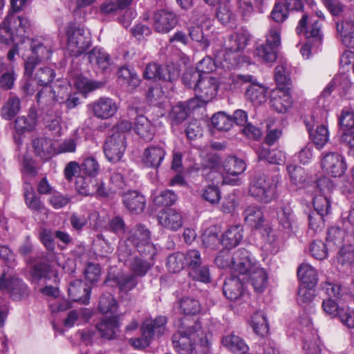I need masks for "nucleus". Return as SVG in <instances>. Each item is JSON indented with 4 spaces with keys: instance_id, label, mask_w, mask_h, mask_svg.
Here are the masks:
<instances>
[{
    "instance_id": "nucleus-55",
    "label": "nucleus",
    "mask_w": 354,
    "mask_h": 354,
    "mask_svg": "<svg viewBox=\"0 0 354 354\" xmlns=\"http://www.w3.org/2000/svg\"><path fill=\"white\" fill-rule=\"evenodd\" d=\"M100 165L93 156L86 158L80 166L82 174L96 178L100 171Z\"/></svg>"
},
{
    "instance_id": "nucleus-59",
    "label": "nucleus",
    "mask_w": 354,
    "mask_h": 354,
    "mask_svg": "<svg viewBox=\"0 0 354 354\" xmlns=\"http://www.w3.org/2000/svg\"><path fill=\"white\" fill-rule=\"evenodd\" d=\"M185 265L191 271L202 264L201 252L197 250H189L184 253Z\"/></svg>"
},
{
    "instance_id": "nucleus-51",
    "label": "nucleus",
    "mask_w": 354,
    "mask_h": 354,
    "mask_svg": "<svg viewBox=\"0 0 354 354\" xmlns=\"http://www.w3.org/2000/svg\"><path fill=\"white\" fill-rule=\"evenodd\" d=\"M216 17L223 24H229L235 20V15L229 2L221 3L216 10Z\"/></svg>"
},
{
    "instance_id": "nucleus-15",
    "label": "nucleus",
    "mask_w": 354,
    "mask_h": 354,
    "mask_svg": "<svg viewBox=\"0 0 354 354\" xmlns=\"http://www.w3.org/2000/svg\"><path fill=\"white\" fill-rule=\"evenodd\" d=\"M218 89V80L209 75H204L196 84L194 92L197 96L202 97L203 101L210 102L216 96Z\"/></svg>"
},
{
    "instance_id": "nucleus-64",
    "label": "nucleus",
    "mask_w": 354,
    "mask_h": 354,
    "mask_svg": "<svg viewBox=\"0 0 354 354\" xmlns=\"http://www.w3.org/2000/svg\"><path fill=\"white\" fill-rule=\"evenodd\" d=\"M337 261L342 265L354 263V246L351 245L343 246L339 252Z\"/></svg>"
},
{
    "instance_id": "nucleus-17",
    "label": "nucleus",
    "mask_w": 354,
    "mask_h": 354,
    "mask_svg": "<svg viewBox=\"0 0 354 354\" xmlns=\"http://www.w3.org/2000/svg\"><path fill=\"white\" fill-rule=\"evenodd\" d=\"M337 38L348 48H354V15L336 22Z\"/></svg>"
},
{
    "instance_id": "nucleus-36",
    "label": "nucleus",
    "mask_w": 354,
    "mask_h": 354,
    "mask_svg": "<svg viewBox=\"0 0 354 354\" xmlns=\"http://www.w3.org/2000/svg\"><path fill=\"white\" fill-rule=\"evenodd\" d=\"M153 266V261L135 257L130 260L129 268L136 277H145Z\"/></svg>"
},
{
    "instance_id": "nucleus-22",
    "label": "nucleus",
    "mask_w": 354,
    "mask_h": 354,
    "mask_svg": "<svg viewBox=\"0 0 354 354\" xmlns=\"http://www.w3.org/2000/svg\"><path fill=\"white\" fill-rule=\"evenodd\" d=\"M68 292L69 297L74 301L85 305L89 303L91 288L82 280L76 279L71 281Z\"/></svg>"
},
{
    "instance_id": "nucleus-9",
    "label": "nucleus",
    "mask_w": 354,
    "mask_h": 354,
    "mask_svg": "<svg viewBox=\"0 0 354 354\" xmlns=\"http://www.w3.org/2000/svg\"><path fill=\"white\" fill-rule=\"evenodd\" d=\"M6 274L3 272L0 277V289L7 292L15 300H21L28 296V286L19 278L12 277L5 279Z\"/></svg>"
},
{
    "instance_id": "nucleus-34",
    "label": "nucleus",
    "mask_w": 354,
    "mask_h": 354,
    "mask_svg": "<svg viewBox=\"0 0 354 354\" xmlns=\"http://www.w3.org/2000/svg\"><path fill=\"white\" fill-rule=\"evenodd\" d=\"M119 82L126 85L129 90H133L140 84V80L133 68L129 66H122L118 71Z\"/></svg>"
},
{
    "instance_id": "nucleus-41",
    "label": "nucleus",
    "mask_w": 354,
    "mask_h": 354,
    "mask_svg": "<svg viewBox=\"0 0 354 354\" xmlns=\"http://www.w3.org/2000/svg\"><path fill=\"white\" fill-rule=\"evenodd\" d=\"M151 239L149 230L143 225H137L130 232L128 237V241L131 242L136 248L142 246L143 242L148 241Z\"/></svg>"
},
{
    "instance_id": "nucleus-62",
    "label": "nucleus",
    "mask_w": 354,
    "mask_h": 354,
    "mask_svg": "<svg viewBox=\"0 0 354 354\" xmlns=\"http://www.w3.org/2000/svg\"><path fill=\"white\" fill-rule=\"evenodd\" d=\"M116 283L120 291L127 292L133 290L138 284L136 277L131 274H124L116 279Z\"/></svg>"
},
{
    "instance_id": "nucleus-37",
    "label": "nucleus",
    "mask_w": 354,
    "mask_h": 354,
    "mask_svg": "<svg viewBox=\"0 0 354 354\" xmlns=\"http://www.w3.org/2000/svg\"><path fill=\"white\" fill-rule=\"evenodd\" d=\"M124 138L119 135L109 137L104 145L105 155H123L126 145Z\"/></svg>"
},
{
    "instance_id": "nucleus-26",
    "label": "nucleus",
    "mask_w": 354,
    "mask_h": 354,
    "mask_svg": "<svg viewBox=\"0 0 354 354\" xmlns=\"http://www.w3.org/2000/svg\"><path fill=\"white\" fill-rule=\"evenodd\" d=\"M322 165L334 177L342 176L347 168L343 156H324L322 160Z\"/></svg>"
},
{
    "instance_id": "nucleus-40",
    "label": "nucleus",
    "mask_w": 354,
    "mask_h": 354,
    "mask_svg": "<svg viewBox=\"0 0 354 354\" xmlns=\"http://www.w3.org/2000/svg\"><path fill=\"white\" fill-rule=\"evenodd\" d=\"M89 62L96 65L102 71H105L110 66L109 55L100 48H95L88 53Z\"/></svg>"
},
{
    "instance_id": "nucleus-43",
    "label": "nucleus",
    "mask_w": 354,
    "mask_h": 354,
    "mask_svg": "<svg viewBox=\"0 0 354 354\" xmlns=\"http://www.w3.org/2000/svg\"><path fill=\"white\" fill-rule=\"evenodd\" d=\"M136 133L145 140H151L153 135V128L150 121L145 116L136 118L133 127Z\"/></svg>"
},
{
    "instance_id": "nucleus-7",
    "label": "nucleus",
    "mask_w": 354,
    "mask_h": 354,
    "mask_svg": "<svg viewBox=\"0 0 354 354\" xmlns=\"http://www.w3.org/2000/svg\"><path fill=\"white\" fill-rule=\"evenodd\" d=\"M281 27L279 25L270 26L266 35L265 44L257 46L254 55L265 63H273L277 57V49L281 44Z\"/></svg>"
},
{
    "instance_id": "nucleus-25",
    "label": "nucleus",
    "mask_w": 354,
    "mask_h": 354,
    "mask_svg": "<svg viewBox=\"0 0 354 354\" xmlns=\"http://www.w3.org/2000/svg\"><path fill=\"white\" fill-rule=\"evenodd\" d=\"M250 35L244 30H239L230 35L225 43L227 53H237L243 50L249 40Z\"/></svg>"
},
{
    "instance_id": "nucleus-13",
    "label": "nucleus",
    "mask_w": 354,
    "mask_h": 354,
    "mask_svg": "<svg viewBox=\"0 0 354 354\" xmlns=\"http://www.w3.org/2000/svg\"><path fill=\"white\" fill-rule=\"evenodd\" d=\"M55 88V85L53 87L45 86L37 93V102L41 107L50 106L55 102L62 103L67 87L58 86L57 91Z\"/></svg>"
},
{
    "instance_id": "nucleus-4",
    "label": "nucleus",
    "mask_w": 354,
    "mask_h": 354,
    "mask_svg": "<svg viewBox=\"0 0 354 354\" xmlns=\"http://www.w3.org/2000/svg\"><path fill=\"white\" fill-rule=\"evenodd\" d=\"M30 49L32 56L24 62V75L29 78L33 77V72L36 66L42 61L48 60L52 55V41L42 37L31 40Z\"/></svg>"
},
{
    "instance_id": "nucleus-30",
    "label": "nucleus",
    "mask_w": 354,
    "mask_h": 354,
    "mask_svg": "<svg viewBox=\"0 0 354 354\" xmlns=\"http://www.w3.org/2000/svg\"><path fill=\"white\" fill-rule=\"evenodd\" d=\"M37 124V113L35 108H30L27 116L18 117L15 121V128L19 133L34 130Z\"/></svg>"
},
{
    "instance_id": "nucleus-29",
    "label": "nucleus",
    "mask_w": 354,
    "mask_h": 354,
    "mask_svg": "<svg viewBox=\"0 0 354 354\" xmlns=\"http://www.w3.org/2000/svg\"><path fill=\"white\" fill-rule=\"evenodd\" d=\"M297 277L302 285H306L308 287H316L319 281L317 270L306 263H303L298 267Z\"/></svg>"
},
{
    "instance_id": "nucleus-50",
    "label": "nucleus",
    "mask_w": 354,
    "mask_h": 354,
    "mask_svg": "<svg viewBox=\"0 0 354 354\" xmlns=\"http://www.w3.org/2000/svg\"><path fill=\"white\" fill-rule=\"evenodd\" d=\"M330 196L317 195L313 200V206L317 212L315 214L324 216L329 214L331 207Z\"/></svg>"
},
{
    "instance_id": "nucleus-6",
    "label": "nucleus",
    "mask_w": 354,
    "mask_h": 354,
    "mask_svg": "<svg viewBox=\"0 0 354 354\" xmlns=\"http://www.w3.org/2000/svg\"><path fill=\"white\" fill-rule=\"evenodd\" d=\"M245 84H249L246 88L245 97L255 104H260L266 100L268 88L257 82L251 75H234L232 78V85L234 88H240Z\"/></svg>"
},
{
    "instance_id": "nucleus-54",
    "label": "nucleus",
    "mask_w": 354,
    "mask_h": 354,
    "mask_svg": "<svg viewBox=\"0 0 354 354\" xmlns=\"http://www.w3.org/2000/svg\"><path fill=\"white\" fill-rule=\"evenodd\" d=\"M55 77V72L50 67H39L35 74L34 79L41 86H48Z\"/></svg>"
},
{
    "instance_id": "nucleus-27",
    "label": "nucleus",
    "mask_w": 354,
    "mask_h": 354,
    "mask_svg": "<svg viewBox=\"0 0 354 354\" xmlns=\"http://www.w3.org/2000/svg\"><path fill=\"white\" fill-rule=\"evenodd\" d=\"M245 223L251 228L260 229L265 222L263 213L257 205H249L243 212Z\"/></svg>"
},
{
    "instance_id": "nucleus-11",
    "label": "nucleus",
    "mask_w": 354,
    "mask_h": 354,
    "mask_svg": "<svg viewBox=\"0 0 354 354\" xmlns=\"http://www.w3.org/2000/svg\"><path fill=\"white\" fill-rule=\"evenodd\" d=\"M171 339L175 350L180 354H190L196 351V343L191 339L187 327L183 321H180L178 330L172 335Z\"/></svg>"
},
{
    "instance_id": "nucleus-24",
    "label": "nucleus",
    "mask_w": 354,
    "mask_h": 354,
    "mask_svg": "<svg viewBox=\"0 0 354 354\" xmlns=\"http://www.w3.org/2000/svg\"><path fill=\"white\" fill-rule=\"evenodd\" d=\"M270 106L278 113H285L291 106L292 100L288 91L275 88L270 93Z\"/></svg>"
},
{
    "instance_id": "nucleus-38",
    "label": "nucleus",
    "mask_w": 354,
    "mask_h": 354,
    "mask_svg": "<svg viewBox=\"0 0 354 354\" xmlns=\"http://www.w3.org/2000/svg\"><path fill=\"white\" fill-rule=\"evenodd\" d=\"M96 179V178L82 174L76 177L75 182V189L80 194L84 196L93 195L95 194Z\"/></svg>"
},
{
    "instance_id": "nucleus-60",
    "label": "nucleus",
    "mask_w": 354,
    "mask_h": 354,
    "mask_svg": "<svg viewBox=\"0 0 354 354\" xmlns=\"http://www.w3.org/2000/svg\"><path fill=\"white\" fill-rule=\"evenodd\" d=\"M274 78L277 84V88H281L289 91L291 80L286 74L283 66H278L275 68Z\"/></svg>"
},
{
    "instance_id": "nucleus-5",
    "label": "nucleus",
    "mask_w": 354,
    "mask_h": 354,
    "mask_svg": "<svg viewBox=\"0 0 354 354\" xmlns=\"http://www.w3.org/2000/svg\"><path fill=\"white\" fill-rule=\"evenodd\" d=\"M66 50L70 55L79 57L84 54L91 44V37L84 29L77 27L74 23L66 27Z\"/></svg>"
},
{
    "instance_id": "nucleus-12",
    "label": "nucleus",
    "mask_w": 354,
    "mask_h": 354,
    "mask_svg": "<svg viewBox=\"0 0 354 354\" xmlns=\"http://www.w3.org/2000/svg\"><path fill=\"white\" fill-rule=\"evenodd\" d=\"M87 107L93 115L101 120H106L113 117L118 109L117 104L113 99L106 97H100L88 104Z\"/></svg>"
},
{
    "instance_id": "nucleus-39",
    "label": "nucleus",
    "mask_w": 354,
    "mask_h": 354,
    "mask_svg": "<svg viewBox=\"0 0 354 354\" xmlns=\"http://www.w3.org/2000/svg\"><path fill=\"white\" fill-rule=\"evenodd\" d=\"M247 277L256 292L264 291L268 285V274L264 269L257 266Z\"/></svg>"
},
{
    "instance_id": "nucleus-18",
    "label": "nucleus",
    "mask_w": 354,
    "mask_h": 354,
    "mask_svg": "<svg viewBox=\"0 0 354 354\" xmlns=\"http://www.w3.org/2000/svg\"><path fill=\"white\" fill-rule=\"evenodd\" d=\"M188 332L191 336V339L194 340L196 343V351L204 353L208 351L210 342L209 339V333L202 327L200 322L196 321L192 325L187 326Z\"/></svg>"
},
{
    "instance_id": "nucleus-58",
    "label": "nucleus",
    "mask_w": 354,
    "mask_h": 354,
    "mask_svg": "<svg viewBox=\"0 0 354 354\" xmlns=\"http://www.w3.org/2000/svg\"><path fill=\"white\" fill-rule=\"evenodd\" d=\"M184 253L176 252L168 257L167 268L170 272L174 273L178 272L185 267Z\"/></svg>"
},
{
    "instance_id": "nucleus-3",
    "label": "nucleus",
    "mask_w": 354,
    "mask_h": 354,
    "mask_svg": "<svg viewBox=\"0 0 354 354\" xmlns=\"http://www.w3.org/2000/svg\"><path fill=\"white\" fill-rule=\"evenodd\" d=\"M17 12L12 10L0 25V42L9 44L10 41L19 40L24 43L28 39L26 37L27 29L30 24L29 21L16 14Z\"/></svg>"
},
{
    "instance_id": "nucleus-53",
    "label": "nucleus",
    "mask_w": 354,
    "mask_h": 354,
    "mask_svg": "<svg viewBox=\"0 0 354 354\" xmlns=\"http://www.w3.org/2000/svg\"><path fill=\"white\" fill-rule=\"evenodd\" d=\"M202 242L203 245L211 250L217 249L220 245H222V239H220L215 230H207L202 235Z\"/></svg>"
},
{
    "instance_id": "nucleus-28",
    "label": "nucleus",
    "mask_w": 354,
    "mask_h": 354,
    "mask_svg": "<svg viewBox=\"0 0 354 354\" xmlns=\"http://www.w3.org/2000/svg\"><path fill=\"white\" fill-rule=\"evenodd\" d=\"M95 327L102 338L113 339L115 338L116 330L120 327L119 316L104 319Z\"/></svg>"
},
{
    "instance_id": "nucleus-10",
    "label": "nucleus",
    "mask_w": 354,
    "mask_h": 354,
    "mask_svg": "<svg viewBox=\"0 0 354 354\" xmlns=\"http://www.w3.org/2000/svg\"><path fill=\"white\" fill-rule=\"evenodd\" d=\"M308 16L304 14L299 21L298 26L296 28V32L298 35L304 33L308 40V43H312V46L318 48L322 41L323 35L322 33V24L319 21H315L312 23L308 30H306Z\"/></svg>"
},
{
    "instance_id": "nucleus-49",
    "label": "nucleus",
    "mask_w": 354,
    "mask_h": 354,
    "mask_svg": "<svg viewBox=\"0 0 354 354\" xmlns=\"http://www.w3.org/2000/svg\"><path fill=\"white\" fill-rule=\"evenodd\" d=\"M211 121L212 126L218 131H227L232 127V118L223 112L213 115Z\"/></svg>"
},
{
    "instance_id": "nucleus-31",
    "label": "nucleus",
    "mask_w": 354,
    "mask_h": 354,
    "mask_svg": "<svg viewBox=\"0 0 354 354\" xmlns=\"http://www.w3.org/2000/svg\"><path fill=\"white\" fill-rule=\"evenodd\" d=\"M243 290L241 279L237 276L233 275L224 282L223 294L230 300L234 301L239 299L243 294Z\"/></svg>"
},
{
    "instance_id": "nucleus-20",
    "label": "nucleus",
    "mask_w": 354,
    "mask_h": 354,
    "mask_svg": "<svg viewBox=\"0 0 354 354\" xmlns=\"http://www.w3.org/2000/svg\"><path fill=\"white\" fill-rule=\"evenodd\" d=\"M122 203L131 213L138 214L145 208V197L136 190H131L122 194Z\"/></svg>"
},
{
    "instance_id": "nucleus-2",
    "label": "nucleus",
    "mask_w": 354,
    "mask_h": 354,
    "mask_svg": "<svg viewBox=\"0 0 354 354\" xmlns=\"http://www.w3.org/2000/svg\"><path fill=\"white\" fill-rule=\"evenodd\" d=\"M203 172L204 175L209 176V173L225 171L227 174L232 176H239L246 170L247 165L245 161L238 156H227L223 160L220 156H203Z\"/></svg>"
},
{
    "instance_id": "nucleus-44",
    "label": "nucleus",
    "mask_w": 354,
    "mask_h": 354,
    "mask_svg": "<svg viewBox=\"0 0 354 354\" xmlns=\"http://www.w3.org/2000/svg\"><path fill=\"white\" fill-rule=\"evenodd\" d=\"M189 114L185 103L178 102L172 106L169 118L172 126L178 125L185 121Z\"/></svg>"
},
{
    "instance_id": "nucleus-14",
    "label": "nucleus",
    "mask_w": 354,
    "mask_h": 354,
    "mask_svg": "<svg viewBox=\"0 0 354 354\" xmlns=\"http://www.w3.org/2000/svg\"><path fill=\"white\" fill-rule=\"evenodd\" d=\"M233 259L232 271L239 275L247 277L258 266L254 259H252L250 253L244 248L234 252Z\"/></svg>"
},
{
    "instance_id": "nucleus-35",
    "label": "nucleus",
    "mask_w": 354,
    "mask_h": 354,
    "mask_svg": "<svg viewBox=\"0 0 354 354\" xmlns=\"http://www.w3.org/2000/svg\"><path fill=\"white\" fill-rule=\"evenodd\" d=\"M223 345L235 354H245L249 347L245 341L234 334L226 335L222 339Z\"/></svg>"
},
{
    "instance_id": "nucleus-52",
    "label": "nucleus",
    "mask_w": 354,
    "mask_h": 354,
    "mask_svg": "<svg viewBox=\"0 0 354 354\" xmlns=\"http://www.w3.org/2000/svg\"><path fill=\"white\" fill-rule=\"evenodd\" d=\"M252 326L254 332L260 335H264L268 332V323L263 313L257 312L252 317Z\"/></svg>"
},
{
    "instance_id": "nucleus-61",
    "label": "nucleus",
    "mask_w": 354,
    "mask_h": 354,
    "mask_svg": "<svg viewBox=\"0 0 354 354\" xmlns=\"http://www.w3.org/2000/svg\"><path fill=\"white\" fill-rule=\"evenodd\" d=\"M176 194L171 190H165L153 198V203L158 206H171L177 201Z\"/></svg>"
},
{
    "instance_id": "nucleus-45",
    "label": "nucleus",
    "mask_w": 354,
    "mask_h": 354,
    "mask_svg": "<svg viewBox=\"0 0 354 354\" xmlns=\"http://www.w3.org/2000/svg\"><path fill=\"white\" fill-rule=\"evenodd\" d=\"M20 109L19 98L10 96L1 108V115L4 119L10 120L19 113Z\"/></svg>"
},
{
    "instance_id": "nucleus-47",
    "label": "nucleus",
    "mask_w": 354,
    "mask_h": 354,
    "mask_svg": "<svg viewBox=\"0 0 354 354\" xmlns=\"http://www.w3.org/2000/svg\"><path fill=\"white\" fill-rule=\"evenodd\" d=\"M179 308L183 313L187 315H196L202 310L198 300L192 297H184L179 301Z\"/></svg>"
},
{
    "instance_id": "nucleus-21",
    "label": "nucleus",
    "mask_w": 354,
    "mask_h": 354,
    "mask_svg": "<svg viewBox=\"0 0 354 354\" xmlns=\"http://www.w3.org/2000/svg\"><path fill=\"white\" fill-rule=\"evenodd\" d=\"M158 219L162 226L171 231L178 230L183 225L182 214L172 208L160 211Z\"/></svg>"
},
{
    "instance_id": "nucleus-8",
    "label": "nucleus",
    "mask_w": 354,
    "mask_h": 354,
    "mask_svg": "<svg viewBox=\"0 0 354 354\" xmlns=\"http://www.w3.org/2000/svg\"><path fill=\"white\" fill-rule=\"evenodd\" d=\"M143 75L147 80H158L172 84L178 78L180 70L173 63L160 65L152 62L146 66Z\"/></svg>"
},
{
    "instance_id": "nucleus-48",
    "label": "nucleus",
    "mask_w": 354,
    "mask_h": 354,
    "mask_svg": "<svg viewBox=\"0 0 354 354\" xmlns=\"http://www.w3.org/2000/svg\"><path fill=\"white\" fill-rule=\"evenodd\" d=\"M32 147L37 155H41V153L44 155L50 154L55 152V150L53 140L46 138H39L33 140Z\"/></svg>"
},
{
    "instance_id": "nucleus-42",
    "label": "nucleus",
    "mask_w": 354,
    "mask_h": 354,
    "mask_svg": "<svg viewBox=\"0 0 354 354\" xmlns=\"http://www.w3.org/2000/svg\"><path fill=\"white\" fill-rule=\"evenodd\" d=\"M147 102L153 106L164 109L167 104V97L160 86L156 85L150 87L147 95Z\"/></svg>"
},
{
    "instance_id": "nucleus-63",
    "label": "nucleus",
    "mask_w": 354,
    "mask_h": 354,
    "mask_svg": "<svg viewBox=\"0 0 354 354\" xmlns=\"http://www.w3.org/2000/svg\"><path fill=\"white\" fill-rule=\"evenodd\" d=\"M339 124L344 131L354 128L353 111L350 108H344L339 118Z\"/></svg>"
},
{
    "instance_id": "nucleus-57",
    "label": "nucleus",
    "mask_w": 354,
    "mask_h": 354,
    "mask_svg": "<svg viewBox=\"0 0 354 354\" xmlns=\"http://www.w3.org/2000/svg\"><path fill=\"white\" fill-rule=\"evenodd\" d=\"M98 308L103 314L113 313L118 308L117 302L111 294H104L100 299Z\"/></svg>"
},
{
    "instance_id": "nucleus-1",
    "label": "nucleus",
    "mask_w": 354,
    "mask_h": 354,
    "mask_svg": "<svg viewBox=\"0 0 354 354\" xmlns=\"http://www.w3.org/2000/svg\"><path fill=\"white\" fill-rule=\"evenodd\" d=\"M278 180L265 173H255L249 185V195L261 203H269L277 197Z\"/></svg>"
},
{
    "instance_id": "nucleus-33",
    "label": "nucleus",
    "mask_w": 354,
    "mask_h": 354,
    "mask_svg": "<svg viewBox=\"0 0 354 354\" xmlns=\"http://www.w3.org/2000/svg\"><path fill=\"white\" fill-rule=\"evenodd\" d=\"M243 232L239 225L229 227L222 236V245L229 250L235 248L243 239Z\"/></svg>"
},
{
    "instance_id": "nucleus-16",
    "label": "nucleus",
    "mask_w": 354,
    "mask_h": 354,
    "mask_svg": "<svg viewBox=\"0 0 354 354\" xmlns=\"http://www.w3.org/2000/svg\"><path fill=\"white\" fill-rule=\"evenodd\" d=\"M154 28L158 32L167 33L177 24L176 15L167 9L157 10L153 16Z\"/></svg>"
},
{
    "instance_id": "nucleus-23",
    "label": "nucleus",
    "mask_w": 354,
    "mask_h": 354,
    "mask_svg": "<svg viewBox=\"0 0 354 354\" xmlns=\"http://www.w3.org/2000/svg\"><path fill=\"white\" fill-rule=\"evenodd\" d=\"M304 123L310 136L313 138L315 145L318 149L323 147L328 140L329 132L328 128L324 124L317 125L315 133H313L312 131L314 127L317 124L313 115L309 120L305 119Z\"/></svg>"
},
{
    "instance_id": "nucleus-32",
    "label": "nucleus",
    "mask_w": 354,
    "mask_h": 354,
    "mask_svg": "<svg viewBox=\"0 0 354 354\" xmlns=\"http://www.w3.org/2000/svg\"><path fill=\"white\" fill-rule=\"evenodd\" d=\"M277 221L279 227L287 233L292 232L297 225L295 215L289 206L283 207L278 211Z\"/></svg>"
},
{
    "instance_id": "nucleus-19",
    "label": "nucleus",
    "mask_w": 354,
    "mask_h": 354,
    "mask_svg": "<svg viewBox=\"0 0 354 354\" xmlns=\"http://www.w3.org/2000/svg\"><path fill=\"white\" fill-rule=\"evenodd\" d=\"M167 319L165 316L157 317L154 319L147 320L141 327L142 336L150 344L154 335H162L165 330Z\"/></svg>"
},
{
    "instance_id": "nucleus-56",
    "label": "nucleus",
    "mask_w": 354,
    "mask_h": 354,
    "mask_svg": "<svg viewBox=\"0 0 354 354\" xmlns=\"http://www.w3.org/2000/svg\"><path fill=\"white\" fill-rule=\"evenodd\" d=\"M203 75L196 69L189 68L183 73L182 82L185 86L193 88L195 91L196 84L201 81Z\"/></svg>"
},
{
    "instance_id": "nucleus-46",
    "label": "nucleus",
    "mask_w": 354,
    "mask_h": 354,
    "mask_svg": "<svg viewBox=\"0 0 354 354\" xmlns=\"http://www.w3.org/2000/svg\"><path fill=\"white\" fill-rule=\"evenodd\" d=\"M50 274L56 275L51 266L45 262L35 263L30 271L31 279L34 281H38L43 278H50Z\"/></svg>"
}]
</instances>
